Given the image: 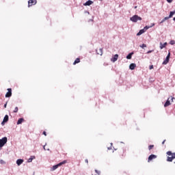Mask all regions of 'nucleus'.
Returning <instances> with one entry per match:
<instances>
[{
	"label": "nucleus",
	"mask_w": 175,
	"mask_h": 175,
	"mask_svg": "<svg viewBox=\"0 0 175 175\" xmlns=\"http://www.w3.org/2000/svg\"><path fill=\"white\" fill-rule=\"evenodd\" d=\"M100 1H103V0H100Z\"/></svg>",
	"instance_id": "42"
},
{
	"label": "nucleus",
	"mask_w": 175,
	"mask_h": 175,
	"mask_svg": "<svg viewBox=\"0 0 175 175\" xmlns=\"http://www.w3.org/2000/svg\"><path fill=\"white\" fill-rule=\"evenodd\" d=\"M170 44H172V45L175 44V41L174 40H171L170 42Z\"/></svg>",
	"instance_id": "30"
},
{
	"label": "nucleus",
	"mask_w": 175,
	"mask_h": 175,
	"mask_svg": "<svg viewBox=\"0 0 175 175\" xmlns=\"http://www.w3.org/2000/svg\"><path fill=\"white\" fill-rule=\"evenodd\" d=\"M96 53L98 55H103V49L100 48L98 50H96Z\"/></svg>",
	"instance_id": "11"
},
{
	"label": "nucleus",
	"mask_w": 175,
	"mask_h": 175,
	"mask_svg": "<svg viewBox=\"0 0 175 175\" xmlns=\"http://www.w3.org/2000/svg\"><path fill=\"white\" fill-rule=\"evenodd\" d=\"M131 21H133V23H137V21H142V17L137 16V15H134L130 18Z\"/></svg>",
	"instance_id": "2"
},
{
	"label": "nucleus",
	"mask_w": 175,
	"mask_h": 175,
	"mask_svg": "<svg viewBox=\"0 0 175 175\" xmlns=\"http://www.w3.org/2000/svg\"><path fill=\"white\" fill-rule=\"evenodd\" d=\"M129 68L131 70H134L135 68H136V64H131Z\"/></svg>",
	"instance_id": "16"
},
{
	"label": "nucleus",
	"mask_w": 175,
	"mask_h": 175,
	"mask_svg": "<svg viewBox=\"0 0 175 175\" xmlns=\"http://www.w3.org/2000/svg\"><path fill=\"white\" fill-rule=\"evenodd\" d=\"M37 1L36 0H29L28 1V7L33 6V5H36Z\"/></svg>",
	"instance_id": "6"
},
{
	"label": "nucleus",
	"mask_w": 175,
	"mask_h": 175,
	"mask_svg": "<svg viewBox=\"0 0 175 175\" xmlns=\"http://www.w3.org/2000/svg\"><path fill=\"white\" fill-rule=\"evenodd\" d=\"M42 133L43 135H44V136H47V133H46V131H44Z\"/></svg>",
	"instance_id": "35"
},
{
	"label": "nucleus",
	"mask_w": 175,
	"mask_h": 175,
	"mask_svg": "<svg viewBox=\"0 0 175 175\" xmlns=\"http://www.w3.org/2000/svg\"><path fill=\"white\" fill-rule=\"evenodd\" d=\"M100 1H103V0H100Z\"/></svg>",
	"instance_id": "43"
},
{
	"label": "nucleus",
	"mask_w": 175,
	"mask_h": 175,
	"mask_svg": "<svg viewBox=\"0 0 175 175\" xmlns=\"http://www.w3.org/2000/svg\"><path fill=\"white\" fill-rule=\"evenodd\" d=\"M68 161L66 160L63 161L62 162H60L59 163L53 166L52 167V170H57V169H58V167H59V166H62V165H65V163H66Z\"/></svg>",
	"instance_id": "1"
},
{
	"label": "nucleus",
	"mask_w": 175,
	"mask_h": 175,
	"mask_svg": "<svg viewBox=\"0 0 175 175\" xmlns=\"http://www.w3.org/2000/svg\"><path fill=\"white\" fill-rule=\"evenodd\" d=\"M167 46V42H165L164 44H162V42L160 43V49L162 50V49H164V47H166Z\"/></svg>",
	"instance_id": "15"
},
{
	"label": "nucleus",
	"mask_w": 175,
	"mask_h": 175,
	"mask_svg": "<svg viewBox=\"0 0 175 175\" xmlns=\"http://www.w3.org/2000/svg\"><path fill=\"white\" fill-rule=\"evenodd\" d=\"M169 18H170L169 16L165 17V18L160 22V24H162V23H165V21H166V20H169Z\"/></svg>",
	"instance_id": "22"
},
{
	"label": "nucleus",
	"mask_w": 175,
	"mask_h": 175,
	"mask_svg": "<svg viewBox=\"0 0 175 175\" xmlns=\"http://www.w3.org/2000/svg\"><path fill=\"white\" fill-rule=\"evenodd\" d=\"M23 162V159H19L16 161V164L18 165V166H20V165H21Z\"/></svg>",
	"instance_id": "14"
},
{
	"label": "nucleus",
	"mask_w": 175,
	"mask_h": 175,
	"mask_svg": "<svg viewBox=\"0 0 175 175\" xmlns=\"http://www.w3.org/2000/svg\"><path fill=\"white\" fill-rule=\"evenodd\" d=\"M146 32V30L141 29L137 33V36H140V35H142V33H144Z\"/></svg>",
	"instance_id": "17"
},
{
	"label": "nucleus",
	"mask_w": 175,
	"mask_h": 175,
	"mask_svg": "<svg viewBox=\"0 0 175 175\" xmlns=\"http://www.w3.org/2000/svg\"><path fill=\"white\" fill-rule=\"evenodd\" d=\"M9 121V116H8V115H5V117H4V118H3V122H2V125H3V124L5 123V122H8Z\"/></svg>",
	"instance_id": "10"
},
{
	"label": "nucleus",
	"mask_w": 175,
	"mask_h": 175,
	"mask_svg": "<svg viewBox=\"0 0 175 175\" xmlns=\"http://www.w3.org/2000/svg\"><path fill=\"white\" fill-rule=\"evenodd\" d=\"M167 155L169 157H172L174 159H175V152H172V151L167 152Z\"/></svg>",
	"instance_id": "9"
},
{
	"label": "nucleus",
	"mask_w": 175,
	"mask_h": 175,
	"mask_svg": "<svg viewBox=\"0 0 175 175\" xmlns=\"http://www.w3.org/2000/svg\"><path fill=\"white\" fill-rule=\"evenodd\" d=\"M169 59H170V52L168 53L165 59L163 62V65H167L169 63Z\"/></svg>",
	"instance_id": "5"
},
{
	"label": "nucleus",
	"mask_w": 175,
	"mask_h": 175,
	"mask_svg": "<svg viewBox=\"0 0 175 175\" xmlns=\"http://www.w3.org/2000/svg\"><path fill=\"white\" fill-rule=\"evenodd\" d=\"M117 59H118V54H116L114 55V57L112 59H111V61L112 62H116V61H117Z\"/></svg>",
	"instance_id": "13"
},
{
	"label": "nucleus",
	"mask_w": 175,
	"mask_h": 175,
	"mask_svg": "<svg viewBox=\"0 0 175 175\" xmlns=\"http://www.w3.org/2000/svg\"><path fill=\"white\" fill-rule=\"evenodd\" d=\"M156 158H157V155L151 154L149 156V157L148 159V162H151V161H152V159H155Z\"/></svg>",
	"instance_id": "8"
},
{
	"label": "nucleus",
	"mask_w": 175,
	"mask_h": 175,
	"mask_svg": "<svg viewBox=\"0 0 175 175\" xmlns=\"http://www.w3.org/2000/svg\"><path fill=\"white\" fill-rule=\"evenodd\" d=\"M95 173H96V174H98V175H100V171H99L98 170H95Z\"/></svg>",
	"instance_id": "27"
},
{
	"label": "nucleus",
	"mask_w": 175,
	"mask_h": 175,
	"mask_svg": "<svg viewBox=\"0 0 175 175\" xmlns=\"http://www.w3.org/2000/svg\"><path fill=\"white\" fill-rule=\"evenodd\" d=\"M132 55H133V53H129V54L126 56V59H132Z\"/></svg>",
	"instance_id": "20"
},
{
	"label": "nucleus",
	"mask_w": 175,
	"mask_h": 175,
	"mask_svg": "<svg viewBox=\"0 0 175 175\" xmlns=\"http://www.w3.org/2000/svg\"><path fill=\"white\" fill-rule=\"evenodd\" d=\"M79 62H80V58H77V59L75 60V62H74V63H73V65H76V64H79Z\"/></svg>",
	"instance_id": "23"
},
{
	"label": "nucleus",
	"mask_w": 175,
	"mask_h": 175,
	"mask_svg": "<svg viewBox=\"0 0 175 175\" xmlns=\"http://www.w3.org/2000/svg\"><path fill=\"white\" fill-rule=\"evenodd\" d=\"M154 148V145H150L148 146V150H152Z\"/></svg>",
	"instance_id": "29"
},
{
	"label": "nucleus",
	"mask_w": 175,
	"mask_h": 175,
	"mask_svg": "<svg viewBox=\"0 0 175 175\" xmlns=\"http://www.w3.org/2000/svg\"><path fill=\"white\" fill-rule=\"evenodd\" d=\"M149 69L151 70V69H154V66L151 65L149 66Z\"/></svg>",
	"instance_id": "32"
},
{
	"label": "nucleus",
	"mask_w": 175,
	"mask_h": 175,
	"mask_svg": "<svg viewBox=\"0 0 175 175\" xmlns=\"http://www.w3.org/2000/svg\"><path fill=\"white\" fill-rule=\"evenodd\" d=\"M6 143H8V137H4L0 139V147H3Z\"/></svg>",
	"instance_id": "3"
},
{
	"label": "nucleus",
	"mask_w": 175,
	"mask_h": 175,
	"mask_svg": "<svg viewBox=\"0 0 175 175\" xmlns=\"http://www.w3.org/2000/svg\"><path fill=\"white\" fill-rule=\"evenodd\" d=\"M165 142H166V139L163 140V142H162V144H165Z\"/></svg>",
	"instance_id": "39"
},
{
	"label": "nucleus",
	"mask_w": 175,
	"mask_h": 175,
	"mask_svg": "<svg viewBox=\"0 0 175 175\" xmlns=\"http://www.w3.org/2000/svg\"><path fill=\"white\" fill-rule=\"evenodd\" d=\"M173 159H174L172 156L170 157V156H169V157H167V162H173Z\"/></svg>",
	"instance_id": "19"
},
{
	"label": "nucleus",
	"mask_w": 175,
	"mask_h": 175,
	"mask_svg": "<svg viewBox=\"0 0 175 175\" xmlns=\"http://www.w3.org/2000/svg\"><path fill=\"white\" fill-rule=\"evenodd\" d=\"M154 25H155V24H154V23H153V24H152V27H154Z\"/></svg>",
	"instance_id": "40"
},
{
	"label": "nucleus",
	"mask_w": 175,
	"mask_h": 175,
	"mask_svg": "<svg viewBox=\"0 0 175 175\" xmlns=\"http://www.w3.org/2000/svg\"><path fill=\"white\" fill-rule=\"evenodd\" d=\"M0 163H1V165H5L6 163L3 159H1L0 160Z\"/></svg>",
	"instance_id": "26"
},
{
	"label": "nucleus",
	"mask_w": 175,
	"mask_h": 175,
	"mask_svg": "<svg viewBox=\"0 0 175 175\" xmlns=\"http://www.w3.org/2000/svg\"><path fill=\"white\" fill-rule=\"evenodd\" d=\"M18 111V107H16L14 108V110L13 111V113H17Z\"/></svg>",
	"instance_id": "25"
},
{
	"label": "nucleus",
	"mask_w": 175,
	"mask_h": 175,
	"mask_svg": "<svg viewBox=\"0 0 175 175\" xmlns=\"http://www.w3.org/2000/svg\"><path fill=\"white\" fill-rule=\"evenodd\" d=\"M174 14H175V10L174 11H173V12H170V15H169V18H172V17H173V15Z\"/></svg>",
	"instance_id": "24"
},
{
	"label": "nucleus",
	"mask_w": 175,
	"mask_h": 175,
	"mask_svg": "<svg viewBox=\"0 0 175 175\" xmlns=\"http://www.w3.org/2000/svg\"><path fill=\"white\" fill-rule=\"evenodd\" d=\"M120 154L122 155V157H125V150L122 149V150H120Z\"/></svg>",
	"instance_id": "21"
},
{
	"label": "nucleus",
	"mask_w": 175,
	"mask_h": 175,
	"mask_svg": "<svg viewBox=\"0 0 175 175\" xmlns=\"http://www.w3.org/2000/svg\"><path fill=\"white\" fill-rule=\"evenodd\" d=\"M8 91L5 94V98H10V96H12V88H8Z\"/></svg>",
	"instance_id": "7"
},
{
	"label": "nucleus",
	"mask_w": 175,
	"mask_h": 175,
	"mask_svg": "<svg viewBox=\"0 0 175 175\" xmlns=\"http://www.w3.org/2000/svg\"><path fill=\"white\" fill-rule=\"evenodd\" d=\"M85 162L86 163H88V159H86L85 160Z\"/></svg>",
	"instance_id": "38"
},
{
	"label": "nucleus",
	"mask_w": 175,
	"mask_h": 175,
	"mask_svg": "<svg viewBox=\"0 0 175 175\" xmlns=\"http://www.w3.org/2000/svg\"><path fill=\"white\" fill-rule=\"evenodd\" d=\"M7 106H8V103H6L4 105L5 109H6Z\"/></svg>",
	"instance_id": "36"
},
{
	"label": "nucleus",
	"mask_w": 175,
	"mask_h": 175,
	"mask_svg": "<svg viewBox=\"0 0 175 175\" xmlns=\"http://www.w3.org/2000/svg\"><path fill=\"white\" fill-rule=\"evenodd\" d=\"M140 47H142V49H144V47H147V45L146 44H143L142 45H140Z\"/></svg>",
	"instance_id": "28"
},
{
	"label": "nucleus",
	"mask_w": 175,
	"mask_h": 175,
	"mask_svg": "<svg viewBox=\"0 0 175 175\" xmlns=\"http://www.w3.org/2000/svg\"><path fill=\"white\" fill-rule=\"evenodd\" d=\"M24 122V118H19L17 122V125H20V124H23Z\"/></svg>",
	"instance_id": "18"
},
{
	"label": "nucleus",
	"mask_w": 175,
	"mask_h": 175,
	"mask_svg": "<svg viewBox=\"0 0 175 175\" xmlns=\"http://www.w3.org/2000/svg\"><path fill=\"white\" fill-rule=\"evenodd\" d=\"M148 28H150V27L146 26V27L144 28V31H147V29H148Z\"/></svg>",
	"instance_id": "31"
},
{
	"label": "nucleus",
	"mask_w": 175,
	"mask_h": 175,
	"mask_svg": "<svg viewBox=\"0 0 175 175\" xmlns=\"http://www.w3.org/2000/svg\"><path fill=\"white\" fill-rule=\"evenodd\" d=\"M94 3V1L89 0L85 3H84V6H90V5H92Z\"/></svg>",
	"instance_id": "12"
},
{
	"label": "nucleus",
	"mask_w": 175,
	"mask_h": 175,
	"mask_svg": "<svg viewBox=\"0 0 175 175\" xmlns=\"http://www.w3.org/2000/svg\"><path fill=\"white\" fill-rule=\"evenodd\" d=\"M168 3H172L173 2V0H166Z\"/></svg>",
	"instance_id": "33"
},
{
	"label": "nucleus",
	"mask_w": 175,
	"mask_h": 175,
	"mask_svg": "<svg viewBox=\"0 0 175 175\" xmlns=\"http://www.w3.org/2000/svg\"><path fill=\"white\" fill-rule=\"evenodd\" d=\"M33 158H29V159H28V162H32V160H33Z\"/></svg>",
	"instance_id": "34"
},
{
	"label": "nucleus",
	"mask_w": 175,
	"mask_h": 175,
	"mask_svg": "<svg viewBox=\"0 0 175 175\" xmlns=\"http://www.w3.org/2000/svg\"><path fill=\"white\" fill-rule=\"evenodd\" d=\"M174 21H175V17L173 18Z\"/></svg>",
	"instance_id": "41"
},
{
	"label": "nucleus",
	"mask_w": 175,
	"mask_h": 175,
	"mask_svg": "<svg viewBox=\"0 0 175 175\" xmlns=\"http://www.w3.org/2000/svg\"><path fill=\"white\" fill-rule=\"evenodd\" d=\"M150 53H152V51H148L147 52V54H150Z\"/></svg>",
	"instance_id": "37"
},
{
	"label": "nucleus",
	"mask_w": 175,
	"mask_h": 175,
	"mask_svg": "<svg viewBox=\"0 0 175 175\" xmlns=\"http://www.w3.org/2000/svg\"><path fill=\"white\" fill-rule=\"evenodd\" d=\"M170 99H171L172 102H173V99H174V97L170 96V98H168V99L164 104V107H167V106H170Z\"/></svg>",
	"instance_id": "4"
}]
</instances>
